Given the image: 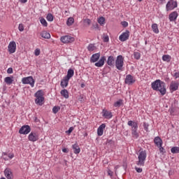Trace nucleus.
<instances>
[{
	"label": "nucleus",
	"instance_id": "1",
	"mask_svg": "<svg viewBox=\"0 0 179 179\" xmlns=\"http://www.w3.org/2000/svg\"><path fill=\"white\" fill-rule=\"evenodd\" d=\"M151 87L152 90L155 92H159L162 96L166 94L167 90H166V83L160 80H156L151 83Z\"/></svg>",
	"mask_w": 179,
	"mask_h": 179
},
{
	"label": "nucleus",
	"instance_id": "2",
	"mask_svg": "<svg viewBox=\"0 0 179 179\" xmlns=\"http://www.w3.org/2000/svg\"><path fill=\"white\" fill-rule=\"evenodd\" d=\"M127 125L131 128V135L133 138L138 139V138H139V133H138V122L129 120L127 122Z\"/></svg>",
	"mask_w": 179,
	"mask_h": 179
},
{
	"label": "nucleus",
	"instance_id": "3",
	"mask_svg": "<svg viewBox=\"0 0 179 179\" xmlns=\"http://www.w3.org/2000/svg\"><path fill=\"white\" fill-rule=\"evenodd\" d=\"M148 155L146 154V150H141L138 154V161L136 162V164L137 166H145V162L146 160Z\"/></svg>",
	"mask_w": 179,
	"mask_h": 179
},
{
	"label": "nucleus",
	"instance_id": "4",
	"mask_svg": "<svg viewBox=\"0 0 179 179\" xmlns=\"http://www.w3.org/2000/svg\"><path fill=\"white\" fill-rule=\"evenodd\" d=\"M35 99L36 104H38V106H43V101H44V96L42 90H38L35 93Z\"/></svg>",
	"mask_w": 179,
	"mask_h": 179
},
{
	"label": "nucleus",
	"instance_id": "5",
	"mask_svg": "<svg viewBox=\"0 0 179 179\" xmlns=\"http://www.w3.org/2000/svg\"><path fill=\"white\" fill-rule=\"evenodd\" d=\"M124 66V57L122 55H118L115 60V67L118 71H122V67Z\"/></svg>",
	"mask_w": 179,
	"mask_h": 179
},
{
	"label": "nucleus",
	"instance_id": "6",
	"mask_svg": "<svg viewBox=\"0 0 179 179\" xmlns=\"http://www.w3.org/2000/svg\"><path fill=\"white\" fill-rule=\"evenodd\" d=\"M22 83L23 85H30L32 87H34V78L33 76L25 77L22 79Z\"/></svg>",
	"mask_w": 179,
	"mask_h": 179
},
{
	"label": "nucleus",
	"instance_id": "7",
	"mask_svg": "<svg viewBox=\"0 0 179 179\" xmlns=\"http://www.w3.org/2000/svg\"><path fill=\"white\" fill-rule=\"evenodd\" d=\"M176 8H177V1L174 0L169 1L166 5V12L173 10V9H176Z\"/></svg>",
	"mask_w": 179,
	"mask_h": 179
},
{
	"label": "nucleus",
	"instance_id": "8",
	"mask_svg": "<svg viewBox=\"0 0 179 179\" xmlns=\"http://www.w3.org/2000/svg\"><path fill=\"white\" fill-rule=\"evenodd\" d=\"M60 41L64 43V44H68L69 43H73V41H75V38L69 35H66L60 38Z\"/></svg>",
	"mask_w": 179,
	"mask_h": 179
},
{
	"label": "nucleus",
	"instance_id": "9",
	"mask_svg": "<svg viewBox=\"0 0 179 179\" xmlns=\"http://www.w3.org/2000/svg\"><path fill=\"white\" fill-rule=\"evenodd\" d=\"M30 131H31L30 126L24 125L20 129L19 134H20V135H27L30 134Z\"/></svg>",
	"mask_w": 179,
	"mask_h": 179
},
{
	"label": "nucleus",
	"instance_id": "10",
	"mask_svg": "<svg viewBox=\"0 0 179 179\" xmlns=\"http://www.w3.org/2000/svg\"><path fill=\"white\" fill-rule=\"evenodd\" d=\"M28 139L30 141V142H37L38 140V133L36 131H31L28 136Z\"/></svg>",
	"mask_w": 179,
	"mask_h": 179
},
{
	"label": "nucleus",
	"instance_id": "11",
	"mask_svg": "<svg viewBox=\"0 0 179 179\" xmlns=\"http://www.w3.org/2000/svg\"><path fill=\"white\" fill-rule=\"evenodd\" d=\"M136 80L135 78H134V76H132L131 74H128L127 76H126V78L124 80V83L126 85H134V83H135Z\"/></svg>",
	"mask_w": 179,
	"mask_h": 179
},
{
	"label": "nucleus",
	"instance_id": "12",
	"mask_svg": "<svg viewBox=\"0 0 179 179\" xmlns=\"http://www.w3.org/2000/svg\"><path fill=\"white\" fill-rule=\"evenodd\" d=\"M8 50L10 54H13L16 52V42L15 41L10 42L8 46Z\"/></svg>",
	"mask_w": 179,
	"mask_h": 179
},
{
	"label": "nucleus",
	"instance_id": "13",
	"mask_svg": "<svg viewBox=\"0 0 179 179\" xmlns=\"http://www.w3.org/2000/svg\"><path fill=\"white\" fill-rule=\"evenodd\" d=\"M102 117H104L106 120H111L113 118V113L104 108L102 110Z\"/></svg>",
	"mask_w": 179,
	"mask_h": 179
},
{
	"label": "nucleus",
	"instance_id": "14",
	"mask_svg": "<svg viewBox=\"0 0 179 179\" xmlns=\"http://www.w3.org/2000/svg\"><path fill=\"white\" fill-rule=\"evenodd\" d=\"M129 38V31L126 30L125 32H123L120 36L119 40L120 41H127Z\"/></svg>",
	"mask_w": 179,
	"mask_h": 179
},
{
	"label": "nucleus",
	"instance_id": "15",
	"mask_svg": "<svg viewBox=\"0 0 179 179\" xmlns=\"http://www.w3.org/2000/svg\"><path fill=\"white\" fill-rule=\"evenodd\" d=\"M179 83L177 81H171L169 89L172 90V92H176V90H178Z\"/></svg>",
	"mask_w": 179,
	"mask_h": 179
},
{
	"label": "nucleus",
	"instance_id": "16",
	"mask_svg": "<svg viewBox=\"0 0 179 179\" xmlns=\"http://www.w3.org/2000/svg\"><path fill=\"white\" fill-rule=\"evenodd\" d=\"M1 157L2 159H3V160L8 161V160H10L11 159H13V157H15V155L13 154H10L8 152H3Z\"/></svg>",
	"mask_w": 179,
	"mask_h": 179
},
{
	"label": "nucleus",
	"instance_id": "17",
	"mask_svg": "<svg viewBox=\"0 0 179 179\" xmlns=\"http://www.w3.org/2000/svg\"><path fill=\"white\" fill-rule=\"evenodd\" d=\"M4 175L7 179H12L13 178V174L12 173V170L9 168H6L4 170Z\"/></svg>",
	"mask_w": 179,
	"mask_h": 179
},
{
	"label": "nucleus",
	"instance_id": "18",
	"mask_svg": "<svg viewBox=\"0 0 179 179\" xmlns=\"http://www.w3.org/2000/svg\"><path fill=\"white\" fill-rule=\"evenodd\" d=\"M177 17H178V13L177 11H173L169 15V19L170 22H175V20H177Z\"/></svg>",
	"mask_w": 179,
	"mask_h": 179
},
{
	"label": "nucleus",
	"instance_id": "19",
	"mask_svg": "<svg viewBox=\"0 0 179 179\" xmlns=\"http://www.w3.org/2000/svg\"><path fill=\"white\" fill-rule=\"evenodd\" d=\"M106 129V124H101L97 129L98 136H102L104 133V129Z\"/></svg>",
	"mask_w": 179,
	"mask_h": 179
},
{
	"label": "nucleus",
	"instance_id": "20",
	"mask_svg": "<svg viewBox=\"0 0 179 179\" xmlns=\"http://www.w3.org/2000/svg\"><path fill=\"white\" fill-rule=\"evenodd\" d=\"M104 62H106V57L105 56H103L97 62L95 63V66H97L98 68H101V66L104 65Z\"/></svg>",
	"mask_w": 179,
	"mask_h": 179
},
{
	"label": "nucleus",
	"instance_id": "21",
	"mask_svg": "<svg viewBox=\"0 0 179 179\" xmlns=\"http://www.w3.org/2000/svg\"><path fill=\"white\" fill-rule=\"evenodd\" d=\"M100 59V53H95L92 55L90 58V62L94 63L97 62Z\"/></svg>",
	"mask_w": 179,
	"mask_h": 179
},
{
	"label": "nucleus",
	"instance_id": "22",
	"mask_svg": "<svg viewBox=\"0 0 179 179\" xmlns=\"http://www.w3.org/2000/svg\"><path fill=\"white\" fill-rule=\"evenodd\" d=\"M115 62V58L114 57V56L110 55L108 57L107 59V64L109 66H113V65H114V62Z\"/></svg>",
	"mask_w": 179,
	"mask_h": 179
},
{
	"label": "nucleus",
	"instance_id": "23",
	"mask_svg": "<svg viewBox=\"0 0 179 179\" xmlns=\"http://www.w3.org/2000/svg\"><path fill=\"white\" fill-rule=\"evenodd\" d=\"M68 83H69V79L64 77L61 81L60 86H62V87L64 89L68 87Z\"/></svg>",
	"mask_w": 179,
	"mask_h": 179
},
{
	"label": "nucleus",
	"instance_id": "24",
	"mask_svg": "<svg viewBox=\"0 0 179 179\" xmlns=\"http://www.w3.org/2000/svg\"><path fill=\"white\" fill-rule=\"evenodd\" d=\"M154 143H155L156 146H157V148L162 146L163 145V141H162V138H160L159 136L155 138Z\"/></svg>",
	"mask_w": 179,
	"mask_h": 179
},
{
	"label": "nucleus",
	"instance_id": "25",
	"mask_svg": "<svg viewBox=\"0 0 179 179\" xmlns=\"http://www.w3.org/2000/svg\"><path fill=\"white\" fill-rule=\"evenodd\" d=\"M73 75H75V71H73V69H70L68 70L67 75L66 76H65V78L69 80L71 79V78L73 77Z\"/></svg>",
	"mask_w": 179,
	"mask_h": 179
},
{
	"label": "nucleus",
	"instance_id": "26",
	"mask_svg": "<svg viewBox=\"0 0 179 179\" xmlns=\"http://www.w3.org/2000/svg\"><path fill=\"white\" fill-rule=\"evenodd\" d=\"M72 148L74 150L75 155H79V153H80V148H79V145L77 143L73 144Z\"/></svg>",
	"mask_w": 179,
	"mask_h": 179
},
{
	"label": "nucleus",
	"instance_id": "27",
	"mask_svg": "<svg viewBox=\"0 0 179 179\" xmlns=\"http://www.w3.org/2000/svg\"><path fill=\"white\" fill-rule=\"evenodd\" d=\"M60 94L64 97V99H69V92H68L67 90H62L60 92Z\"/></svg>",
	"mask_w": 179,
	"mask_h": 179
},
{
	"label": "nucleus",
	"instance_id": "28",
	"mask_svg": "<svg viewBox=\"0 0 179 179\" xmlns=\"http://www.w3.org/2000/svg\"><path fill=\"white\" fill-rule=\"evenodd\" d=\"M4 82L7 85H12V83H13V77H6L4 78Z\"/></svg>",
	"mask_w": 179,
	"mask_h": 179
},
{
	"label": "nucleus",
	"instance_id": "29",
	"mask_svg": "<svg viewBox=\"0 0 179 179\" xmlns=\"http://www.w3.org/2000/svg\"><path fill=\"white\" fill-rule=\"evenodd\" d=\"M41 37H43V38H51V35L50 34V33L47 32V31H43L41 34Z\"/></svg>",
	"mask_w": 179,
	"mask_h": 179
},
{
	"label": "nucleus",
	"instance_id": "30",
	"mask_svg": "<svg viewBox=\"0 0 179 179\" xmlns=\"http://www.w3.org/2000/svg\"><path fill=\"white\" fill-rule=\"evenodd\" d=\"M162 60L164 61V62H170V61H171V56L169 55H164L162 56Z\"/></svg>",
	"mask_w": 179,
	"mask_h": 179
},
{
	"label": "nucleus",
	"instance_id": "31",
	"mask_svg": "<svg viewBox=\"0 0 179 179\" xmlns=\"http://www.w3.org/2000/svg\"><path fill=\"white\" fill-rule=\"evenodd\" d=\"M152 29L154 33L159 34V27H157V24H152Z\"/></svg>",
	"mask_w": 179,
	"mask_h": 179
},
{
	"label": "nucleus",
	"instance_id": "32",
	"mask_svg": "<svg viewBox=\"0 0 179 179\" xmlns=\"http://www.w3.org/2000/svg\"><path fill=\"white\" fill-rule=\"evenodd\" d=\"M75 20L73 19V17H70L67 20L66 24L67 26H72V24H73Z\"/></svg>",
	"mask_w": 179,
	"mask_h": 179
},
{
	"label": "nucleus",
	"instance_id": "33",
	"mask_svg": "<svg viewBox=\"0 0 179 179\" xmlns=\"http://www.w3.org/2000/svg\"><path fill=\"white\" fill-rule=\"evenodd\" d=\"M171 153L173 155L178 154L179 153V147H172L171 149Z\"/></svg>",
	"mask_w": 179,
	"mask_h": 179
},
{
	"label": "nucleus",
	"instance_id": "34",
	"mask_svg": "<svg viewBox=\"0 0 179 179\" xmlns=\"http://www.w3.org/2000/svg\"><path fill=\"white\" fill-rule=\"evenodd\" d=\"M48 22H52L54 20V16L51 13H48L46 16Z\"/></svg>",
	"mask_w": 179,
	"mask_h": 179
},
{
	"label": "nucleus",
	"instance_id": "35",
	"mask_svg": "<svg viewBox=\"0 0 179 179\" xmlns=\"http://www.w3.org/2000/svg\"><path fill=\"white\" fill-rule=\"evenodd\" d=\"M87 50L90 52L92 51H94L96 50V46H94V44H92L90 43L88 46H87Z\"/></svg>",
	"mask_w": 179,
	"mask_h": 179
},
{
	"label": "nucleus",
	"instance_id": "36",
	"mask_svg": "<svg viewBox=\"0 0 179 179\" xmlns=\"http://www.w3.org/2000/svg\"><path fill=\"white\" fill-rule=\"evenodd\" d=\"M40 22L41 24L44 26V27H47L48 26V23H47V21L43 17L40 19Z\"/></svg>",
	"mask_w": 179,
	"mask_h": 179
},
{
	"label": "nucleus",
	"instance_id": "37",
	"mask_svg": "<svg viewBox=\"0 0 179 179\" xmlns=\"http://www.w3.org/2000/svg\"><path fill=\"white\" fill-rule=\"evenodd\" d=\"M122 104V99H119L116 102L114 103V107H121V105Z\"/></svg>",
	"mask_w": 179,
	"mask_h": 179
},
{
	"label": "nucleus",
	"instance_id": "38",
	"mask_svg": "<svg viewBox=\"0 0 179 179\" xmlns=\"http://www.w3.org/2000/svg\"><path fill=\"white\" fill-rule=\"evenodd\" d=\"M134 57L135 59H141V53L139 52H134Z\"/></svg>",
	"mask_w": 179,
	"mask_h": 179
},
{
	"label": "nucleus",
	"instance_id": "39",
	"mask_svg": "<svg viewBox=\"0 0 179 179\" xmlns=\"http://www.w3.org/2000/svg\"><path fill=\"white\" fill-rule=\"evenodd\" d=\"M104 22H106V19L103 17H101L98 19V23L101 25L104 24Z\"/></svg>",
	"mask_w": 179,
	"mask_h": 179
},
{
	"label": "nucleus",
	"instance_id": "40",
	"mask_svg": "<svg viewBox=\"0 0 179 179\" xmlns=\"http://www.w3.org/2000/svg\"><path fill=\"white\" fill-rule=\"evenodd\" d=\"M110 38H108V35L103 34V41L104 43H108Z\"/></svg>",
	"mask_w": 179,
	"mask_h": 179
},
{
	"label": "nucleus",
	"instance_id": "41",
	"mask_svg": "<svg viewBox=\"0 0 179 179\" xmlns=\"http://www.w3.org/2000/svg\"><path fill=\"white\" fill-rule=\"evenodd\" d=\"M59 110H61V108H59V106H54L52 108L54 114H57V113H58Z\"/></svg>",
	"mask_w": 179,
	"mask_h": 179
},
{
	"label": "nucleus",
	"instance_id": "42",
	"mask_svg": "<svg viewBox=\"0 0 179 179\" xmlns=\"http://www.w3.org/2000/svg\"><path fill=\"white\" fill-rule=\"evenodd\" d=\"M143 127H144L145 131H146V132H148L149 131V124L144 122Z\"/></svg>",
	"mask_w": 179,
	"mask_h": 179
},
{
	"label": "nucleus",
	"instance_id": "43",
	"mask_svg": "<svg viewBox=\"0 0 179 179\" xmlns=\"http://www.w3.org/2000/svg\"><path fill=\"white\" fill-rule=\"evenodd\" d=\"M158 148L159 149L160 153H162V155H164V153H166V150L164 148H162V146H159Z\"/></svg>",
	"mask_w": 179,
	"mask_h": 179
},
{
	"label": "nucleus",
	"instance_id": "44",
	"mask_svg": "<svg viewBox=\"0 0 179 179\" xmlns=\"http://www.w3.org/2000/svg\"><path fill=\"white\" fill-rule=\"evenodd\" d=\"M84 23H87L88 26H90V24H92V20H90V19H85Z\"/></svg>",
	"mask_w": 179,
	"mask_h": 179
},
{
	"label": "nucleus",
	"instance_id": "45",
	"mask_svg": "<svg viewBox=\"0 0 179 179\" xmlns=\"http://www.w3.org/2000/svg\"><path fill=\"white\" fill-rule=\"evenodd\" d=\"M74 128L73 127H71L68 131H66V134H68L69 135L72 134V131H73Z\"/></svg>",
	"mask_w": 179,
	"mask_h": 179
},
{
	"label": "nucleus",
	"instance_id": "46",
	"mask_svg": "<svg viewBox=\"0 0 179 179\" xmlns=\"http://www.w3.org/2000/svg\"><path fill=\"white\" fill-rule=\"evenodd\" d=\"M18 29L20 30V31H23V30H24V27L22 24H19Z\"/></svg>",
	"mask_w": 179,
	"mask_h": 179
},
{
	"label": "nucleus",
	"instance_id": "47",
	"mask_svg": "<svg viewBox=\"0 0 179 179\" xmlns=\"http://www.w3.org/2000/svg\"><path fill=\"white\" fill-rule=\"evenodd\" d=\"M122 26H123L124 27H128V22L127 21H122L121 22Z\"/></svg>",
	"mask_w": 179,
	"mask_h": 179
},
{
	"label": "nucleus",
	"instance_id": "48",
	"mask_svg": "<svg viewBox=\"0 0 179 179\" xmlns=\"http://www.w3.org/2000/svg\"><path fill=\"white\" fill-rule=\"evenodd\" d=\"M34 54L36 57H38V55H40V49H36Z\"/></svg>",
	"mask_w": 179,
	"mask_h": 179
},
{
	"label": "nucleus",
	"instance_id": "49",
	"mask_svg": "<svg viewBox=\"0 0 179 179\" xmlns=\"http://www.w3.org/2000/svg\"><path fill=\"white\" fill-rule=\"evenodd\" d=\"M92 29H99V24L94 23L92 24Z\"/></svg>",
	"mask_w": 179,
	"mask_h": 179
},
{
	"label": "nucleus",
	"instance_id": "50",
	"mask_svg": "<svg viewBox=\"0 0 179 179\" xmlns=\"http://www.w3.org/2000/svg\"><path fill=\"white\" fill-rule=\"evenodd\" d=\"M172 76H173V78H175L176 79H178L179 72H176L173 75H172Z\"/></svg>",
	"mask_w": 179,
	"mask_h": 179
},
{
	"label": "nucleus",
	"instance_id": "51",
	"mask_svg": "<svg viewBox=\"0 0 179 179\" xmlns=\"http://www.w3.org/2000/svg\"><path fill=\"white\" fill-rule=\"evenodd\" d=\"M135 170L137 173H142L143 169L142 168H138V167H135Z\"/></svg>",
	"mask_w": 179,
	"mask_h": 179
},
{
	"label": "nucleus",
	"instance_id": "52",
	"mask_svg": "<svg viewBox=\"0 0 179 179\" xmlns=\"http://www.w3.org/2000/svg\"><path fill=\"white\" fill-rule=\"evenodd\" d=\"M7 73H13V69L8 68L7 70Z\"/></svg>",
	"mask_w": 179,
	"mask_h": 179
},
{
	"label": "nucleus",
	"instance_id": "53",
	"mask_svg": "<svg viewBox=\"0 0 179 179\" xmlns=\"http://www.w3.org/2000/svg\"><path fill=\"white\" fill-rule=\"evenodd\" d=\"M108 176H110V177H113V171H111L110 170H108Z\"/></svg>",
	"mask_w": 179,
	"mask_h": 179
},
{
	"label": "nucleus",
	"instance_id": "54",
	"mask_svg": "<svg viewBox=\"0 0 179 179\" xmlns=\"http://www.w3.org/2000/svg\"><path fill=\"white\" fill-rule=\"evenodd\" d=\"M62 152H63L64 153H68V152H69V150H67V148H63V149H62Z\"/></svg>",
	"mask_w": 179,
	"mask_h": 179
},
{
	"label": "nucleus",
	"instance_id": "55",
	"mask_svg": "<svg viewBox=\"0 0 179 179\" xmlns=\"http://www.w3.org/2000/svg\"><path fill=\"white\" fill-rule=\"evenodd\" d=\"M21 3H26L27 2V0H19Z\"/></svg>",
	"mask_w": 179,
	"mask_h": 179
},
{
	"label": "nucleus",
	"instance_id": "56",
	"mask_svg": "<svg viewBox=\"0 0 179 179\" xmlns=\"http://www.w3.org/2000/svg\"><path fill=\"white\" fill-rule=\"evenodd\" d=\"M81 87H85V84H81Z\"/></svg>",
	"mask_w": 179,
	"mask_h": 179
},
{
	"label": "nucleus",
	"instance_id": "57",
	"mask_svg": "<svg viewBox=\"0 0 179 179\" xmlns=\"http://www.w3.org/2000/svg\"><path fill=\"white\" fill-rule=\"evenodd\" d=\"M173 109H172V110H171V114H173Z\"/></svg>",
	"mask_w": 179,
	"mask_h": 179
},
{
	"label": "nucleus",
	"instance_id": "58",
	"mask_svg": "<svg viewBox=\"0 0 179 179\" xmlns=\"http://www.w3.org/2000/svg\"><path fill=\"white\" fill-rule=\"evenodd\" d=\"M138 2H142V0H138Z\"/></svg>",
	"mask_w": 179,
	"mask_h": 179
},
{
	"label": "nucleus",
	"instance_id": "59",
	"mask_svg": "<svg viewBox=\"0 0 179 179\" xmlns=\"http://www.w3.org/2000/svg\"><path fill=\"white\" fill-rule=\"evenodd\" d=\"M145 44H148V42H147V41H145Z\"/></svg>",
	"mask_w": 179,
	"mask_h": 179
},
{
	"label": "nucleus",
	"instance_id": "60",
	"mask_svg": "<svg viewBox=\"0 0 179 179\" xmlns=\"http://www.w3.org/2000/svg\"><path fill=\"white\" fill-rule=\"evenodd\" d=\"M87 135V134H85V136Z\"/></svg>",
	"mask_w": 179,
	"mask_h": 179
},
{
	"label": "nucleus",
	"instance_id": "61",
	"mask_svg": "<svg viewBox=\"0 0 179 179\" xmlns=\"http://www.w3.org/2000/svg\"><path fill=\"white\" fill-rule=\"evenodd\" d=\"M107 1H110V0H107Z\"/></svg>",
	"mask_w": 179,
	"mask_h": 179
}]
</instances>
